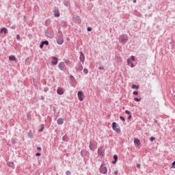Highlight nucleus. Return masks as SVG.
<instances>
[{"label": "nucleus", "instance_id": "obj_23", "mask_svg": "<svg viewBox=\"0 0 175 175\" xmlns=\"http://www.w3.org/2000/svg\"><path fill=\"white\" fill-rule=\"evenodd\" d=\"M44 130V124L41 125V128L38 130V132H43Z\"/></svg>", "mask_w": 175, "mask_h": 175}, {"label": "nucleus", "instance_id": "obj_1", "mask_svg": "<svg viewBox=\"0 0 175 175\" xmlns=\"http://www.w3.org/2000/svg\"><path fill=\"white\" fill-rule=\"evenodd\" d=\"M128 40H129V38H128V35H126V34H122L119 37V42L122 44H125V43H126V42H128Z\"/></svg>", "mask_w": 175, "mask_h": 175}, {"label": "nucleus", "instance_id": "obj_33", "mask_svg": "<svg viewBox=\"0 0 175 175\" xmlns=\"http://www.w3.org/2000/svg\"><path fill=\"white\" fill-rule=\"evenodd\" d=\"M83 72L85 75H88V69L84 68Z\"/></svg>", "mask_w": 175, "mask_h": 175}, {"label": "nucleus", "instance_id": "obj_29", "mask_svg": "<svg viewBox=\"0 0 175 175\" xmlns=\"http://www.w3.org/2000/svg\"><path fill=\"white\" fill-rule=\"evenodd\" d=\"M11 142H12V144H13V145H14V144H16L17 142H16V139H11Z\"/></svg>", "mask_w": 175, "mask_h": 175}, {"label": "nucleus", "instance_id": "obj_41", "mask_svg": "<svg viewBox=\"0 0 175 175\" xmlns=\"http://www.w3.org/2000/svg\"><path fill=\"white\" fill-rule=\"evenodd\" d=\"M125 113L128 114V116H129L131 114V112L129 111H128V110H126L125 111Z\"/></svg>", "mask_w": 175, "mask_h": 175}, {"label": "nucleus", "instance_id": "obj_42", "mask_svg": "<svg viewBox=\"0 0 175 175\" xmlns=\"http://www.w3.org/2000/svg\"><path fill=\"white\" fill-rule=\"evenodd\" d=\"M11 29H16V25H12Z\"/></svg>", "mask_w": 175, "mask_h": 175}, {"label": "nucleus", "instance_id": "obj_8", "mask_svg": "<svg viewBox=\"0 0 175 175\" xmlns=\"http://www.w3.org/2000/svg\"><path fill=\"white\" fill-rule=\"evenodd\" d=\"M58 68L60 69V70L64 71V69L65 68V63H64V62L59 63Z\"/></svg>", "mask_w": 175, "mask_h": 175}, {"label": "nucleus", "instance_id": "obj_28", "mask_svg": "<svg viewBox=\"0 0 175 175\" xmlns=\"http://www.w3.org/2000/svg\"><path fill=\"white\" fill-rule=\"evenodd\" d=\"M42 42L44 44V45L45 44L46 46H49V42L47 40L42 41Z\"/></svg>", "mask_w": 175, "mask_h": 175}, {"label": "nucleus", "instance_id": "obj_52", "mask_svg": "<svg viewBox=\"0 0 175 175\" xmlns=\"http://www.w3.org/2000/svg\"><path fill=\"white\" fill-rule=\"evenodd\" d=\"M114 174H116V175L118 174V172L117 170L115 171V172H114Z\"/></svg>", "mask_w": 175, "mask_h": 175}, {"label": "nucleus", "instance_id": "obj_18", "mask_svg": "<svg viewBox=\"0 0 175 175\" xmlns=\"http://www.w3.org/2000/svg\"><path fill=\"white\" fill-rule=\"evenodd\" d=\"M134 144H137V146H140V144H141L140 139L135 138L134 139Z\"/></svg>", "mask_w": 175, "mask_h": 175}, {"label": "nucleus", "instance_id": "obj_40", "mask_svg": "<svg viewBox=\"0 0 175 175\" xmlns=\"http://www.w3.org/2000/svg\"><path fill=\"white\" fill-rule=\"evenodd\" d=\"M66 175H70L71 174L70 171V170L66 171Z\"/></svg>", "mask_w": 175, "mask_h": 175}, {"label": "nucleus", "instance_id": "obj_50", "mask_svg": "<svg viewBox=\"0 0 175 175\" xmlns=\"http://www.w3.org/2000/svg\"><path fill=\"white\" fill-rule=\"evenodd\" d=\"M36 157H40V153L38 152L36 154Z\"/></svg>", "mask_w": 175, "mask_h": 175}, {"label": "nucleus", "instance_id": "obj_47", "mask_svg": "<svg viewBox=\"0 0 175 175\" xmlns=\"http://www.w3.org/2000/svg\"><path fill=\"white\" fill-rule=\"evenodd\" d=\"M37 150H38V151H42V148L38 147V148H37Z\"/></svg>", "mask_w": 175, "mask_h": 175}, {"label": "nucleus", "instance_id": "obj_54", "mask_svg": "<svg viewBox=\"0 0 175 175\" xmlns=\"http://www.w3.org/2000/svg\"><path fill=\"white\" fill-rule=\"evenodd\" d=\"M62 140H63V142H65L66 140H65V136H64L63 137H62Z\"/></svg>", "mask_w": 175, "mask_h": 175}, {"label": "nucleus", "instance_id": "obj_44", "mask_svg": "<svg viewBox=\"0 0 175 175\" xmlns=\"http://www.w3.org/2000/svg\"><path fill=\"white\" fill-rule=\"evenodd\" d=\"M16 39L17 40H20L21 38H20V35H16Z\"/></svg>", "mask_w": 175, "mask_h": 175}, {"label": "nucleus", "instance_id": "obj_17", "mask_svg": "<svg viewBox=\"0 0 175 175\" xmlns=\"http://www.w3.org/2000/svg\"><path fill=\"white\" fill-rule=\"evenodd\" d=\"M57 93L58 94V95H64V90H62V88H58L57 90Z\"/></svg>", "mask_w": 175, "mask_h": 175}, {"label": "nucleus", "instance_id": "obj_6", "mask_svg": "<svg viewBox=\"0 0 175 175\" xmlns=\"http://www.w3.org/2000/svg\"><path fill=\"white\" fill-rule=\"evenodd\" d=\"M79 59L82 64H84V61H85V56H84V53H83V51L80 52V56Z\"/></svg>", "mask_w": 175, "mask_h": 175}, {"label": "nucleus", "instance_id": "obj_51", "mask_svg": "<svg viewBox=\"0 0 175 175\" xmlns=\"http://www.w3.org/2000/svg\"><path fill=\"white\" fill-rule=\"evenodd\" d=\"M41 100H44V96H41Z\"/></svg>", "mask_w": 175, "mask_h": 175}, {"label": "nucleus", "instance_id": "obj_7", "mask_svg": "<svg viewBox=\"0 0 175 175\" xmlns=\"http://www.w3.org/2000/svg\"><path fill=\"white\" fill-rule=\"evenodd\" d=\"M51 64L52 65H57V64H58V58L55 57H51Z\"/></svg>", "mask_w": 175, "mask_h": 175}, {"label": "nucleus", "instance_id": "obj_20", "mask_svg": "<svg viewBox=\"0 0 175 175\" xmlns=\"http://www.w3.org/2000/svg\"><path fill=\"white\" fill-rule=\"evenodd\" d=\"M54 16H55V17H59V11H58V10H55V11H54Z\"/></svg>", "mask_w": 175, "mask_h": 175}, {"label": "nucleus", "instance_id": "obj_15", "mask_svg": "<svg viewBox=\"0 0 175 175\" xmlns=\"http://www.w3.org/2000/svg\"><path fill=\"white\" fill-rule=\"evenodd\" d=\"M0 33H8V29H6V27H2L1 29H0Z\"/></svg>", "mask_w": 175, "mask_h": 175}, {"label": "nucleus", "instance_id": "obj_14", "mask_svg": "<svg viewBox=\"0 0 175 175\" xmlns=\"http://www.w3.org/2000/svg\"><path fill=\"white\" fill-rule=\"evenodd\" d=\"M7 165H8V166H9V167H11V169L15 168V165H14V163H13V162H8Z\"/></svg>", "mask_w": 175, "mask_h": 175}, {"label": "nucleus", "instance_id": "obj_34", "mask_svg": "<svg viewBox=\"0 0 175 175\" xmlns=\"http://www.w3.org/2000/svg\"><path fill=\"white\" fill-rule=\"evenodd\" d=\"M131 61H133V62H135L136 59H135V56H133V55H132V56H131Z\"/></svg>", "mask_w": 175, "mask_h": 175}, {"label": "nucleus", "instance_id": "obj_49", "mask_svg": "<svg viewBox=\"0 0 175 175\" xmlns=\"http://www.w3.org/2000/svg\"><path fill=\"white\" fill-rule=\"evenodd\" d=\"M137 167L138 169H140V163H137Z\"/></svg>", "mask_w": 175, "mask_h": 175}, {"label": "nucleus", "instance_id": "obj_2", "mask_svg": "<svg viewBox=\"0 0 175 175\" xmlns=\"http://www.w3.org/2000/svg\"><path fill=\"white\" fill-rule=\"evenodd\" d=\"M45 35L49 39H53L54 38V32L51 30H47L45 31Z\"/></svg>", "mask_w": 175, "mask_h": 175}, {"label": "nucleus", "instance_id": "obj_43", "mask_svg": "<svg viewBox=\"0 0 175 175\" xmlns=\"http://www.w3.org/2000/svg\"><path fill=\"white\" fill-rule=\"evenodd\" d=\"M44 92H47V91H49V88H44Z\"/></svg>", "mask_w": 175, "mask_h": 175}, {"label": "nucleus", "instance_id": "obj_4", "mask_svg": "<svg viewBox=\"0 0 175 175\" xmlns=\"http://www.w3.org/2000/svg\"><path fill=\"white\" fill-rule=\"evenodd\" d=\"M99 170L103 174H106L107 173V167H106L104 164L100 165Z\"/></svg>", "mask_w": 175, "mask_h": 175}, {"label": "nucleus", "instance_id": "obj_27", "mask_svg": "<svg viewBox=\"0 0 175 175\" xmlns=\"http://www.w3.org/2000/svg\"><path fill=\"white\" fill-rule=\"evenodd\" d=\"M84 152H85V150H81V157H82V158H84Z\"/></svg>", "mask_w": 175, "mask_h": 175}, {"label": "nucleus", "instance_id": "obj_38", "mask_svg": "<svg viewBox=\"0 0 175 175\" xmlns=\"http://www.w3.org/2000/svg\"><path fill=\"white\" fill-rule=\"evenodd\" d=\"M150 142H154V140H155V137H151L150 138Z\"/></svg>", "mask_w": 175, "mask_h": 175}, {"label": "nucleus", "instance_id": "obj_24", "mask_svg": "<svg viewBox=\"0 0 175 175\" xmlns=\"http://www.w3.org/2000/svg\"><path fill=\"white\" fill-rule=\"evenodd\" d=\"M27 136L30 139H33V134H32V133H28Z\"/></svg>", "mask_w": 175, "mask_h": 175}, {"label": "nucleus", "instance_id": "obj_39", "mask_svg": "<svg viewBox=\"0 0 175 175\" xmlns=\"http://www.w3.org/2000/svg\"><path fill=\"white\" fill-rule=\"evenodd\" d=\"M172 167L173 169H175V161H174L172 163Z\"/></svg>", "mask_w": 175, "mask_h": 175}, {"label": "nucleus", "instance_id": "obj_31", "mask_svg": "<svg viewBox=\"0 0 175 175\" xmlns=\"http://www.w3.org/2000/svg\"><path fill=\"white\" fill-rule=\"evenodd\" d=\"M64 6H66V7L68 8V6H69V2H68V1H64Z\"/></svg>", "mask_w": 175, "mask_h": 175}, {"label": "nucleus", "instance_id": "obj_37", "mask_svg": "<svg viewBox=\"0 0 175 175\" xmlns=\"http://www.w3.org/2000/svg\"><path fill=\"white\" fill-rule=\"evenodd\" d=\"M133 95H139V92H136V91H134L133 92Z\"/></svg>", "mask_w": 175, "mask_h": 175}, {"label": "nucleus", "instance_id": "obj_26", "mask_svg": "<svg viewBox=\"0 0 175 175\" xmlns=\"http://www.w3.org/2000/svg\"><path fill=\"white\" fill-rule=\"evenodd\" d=\"M134 100H135V102H140V100H142V98H134Z\"/></svg>", "mask_w": 175, "mask_h": 175}, {"label": "nucleus", "instance_id": "obj_5", "mask_svg": "<svg viewBox=\"0 0 175 175\" xmlns=\"http://www.w3.org/2000/svg\"><path fill=\"white\" fill-rule=\"evenodd\" d=\"M77 95H78V99L81 102H83V100H84V93L81 91H79L78 92Z\"/></svg>", "mask_w": 175, "mask_h": 175}, {"label": "nucleus", "instance_id": "obj_12", "mask_svg": "<svg viewBox=\"0 0 175 175\" xmlns=\"http://www.w3.org/2000/svg\"><path fill=\"white\" fill-rule=\"evenodd\" d=\"M75 21H76V23H78V24H81V18H80V16H75L74 17Z\"/></svg>", "mask_w": 175, "mask_h": 175}, {"label": "nucleus", "instance_id": "obj_22", "mask_svg": "<svg viewBox=\"0 0 175 175\" xmlns=\"http://www.w3.org/2000/svg\"><path fill=\"white\" fill-rule=\"evenodd\" d=\"M131 88H133V90H139V85H136L135 84H133L131 86Z\"/></svg>", "mask_w": 175, "mask_h": 175}, {"label": "nucleus", "instance_id": "obj_13", "mask_svg": "<svg viewBox=\"0 0 175 175\" xmlns=\"http://www.w3.org/2000/svg\"><path fill=\"white\" fill-rule=\"evenodd\" d=\"M113 160L114 161H112V163L116 165L117 163V161H118V156H117V154L113 155Z\"/></svg>", "mask_w": 175, "mask_h": 175}, {"label": "nucleus", "instance_id": "obj_36", "mask_svg": "<svg viewBox=\"0 0 175 175\" xmlns=\"http://www.w3.org/2000/svg\"><path fill=\"white\" fill-rule=\"evenodd\" d=\"M44 46V44L43 42H41L40 44V48L43 49Z\"/></svg>", "mask_w": 175, "mask_h": 175}, {"label": "nucleus", "instance_id": "obj_48", "mask_svg": "<svg viewBox=\"0 0 175 175\" xmlns=\"http://www.w3.org/2000/svg\"><path fill=\"white\" fill-rule=\"evenodd\" d=\"M131 118H132V116L130 113V115H129L128 120H131Z\"/></svg>", "mask_w": 175, "mask_h": 175}, {"label": "nucleus", "instance_id": "obj_16", "mask_svg": "<svg viewBox=\"0 0 175 175\" xmlns=\"http://www.w3.org/2000/svg\"><path fill=\"white\" fill-rule=\"evenodd\" d=\"M57 123L58 124V125H62V124H64V119L62 118H58L57 120Z\"/></svg>", "mask_w": 175, "mask_h": 175}, {"label": "nucleus", "instance_id": "obj_9", "mask_svg": "<svg viewBox=\"0 0 175 175\" xmlns=\"http://www.w3.org/2000/svg\"><path fill=\"white\" fill-rule=\"evenodd\" d=\"M98 155H99L100 157H105V150L98 148Z\"/></svg>", "mask_w": 175, "mask_h": 175}, {"label": "nucleus", "instance_id": "obj_21", "mask_svg": "<svg viewBox=\"0 0 175 175\" xmlns=\"http://www.w3.org/2000/svg\"><path fill=\"white\" fill-rule=\"evenodd\" d=\"M10 61H16V57L14 55H11L9 57Z\"/></svg>", "mask_w": 175, "mask_h": 175}, {"label": "nucleus", "instance_id": "obj_32", "mask_svg": "<svg viewBox=\"0 0 175 175\" xmlns=\"http://www.w3.org/2000/svg\"><path fill=\"white\" fill-rule=\"evenodd\" d=\"M87 31H88V32H91V31H92V27H88Z\"/></svg>", "mask_w": 175, "mask_h": 175}, {"label": "nucleus", "instance_id": "obj_11", "mask_svg": "<svg viewBox=\"0 0 175 175\" xmlns=\"http://www.w3.org/2000/svg\"><path fill=\"white\" fill-rule=\"evenodd\" d=\"M127 64L129 66H131V68H135V64H133L131 59H127Z\"/></svg>", "mask_w": 175, "mask_h": 175}, {"label": "nucleus", "instance_id": "obj_30", "mask_svg": "<svg viewBox=\"0 0 175 175\" xmlns=\"http://www.w3.org/2000/svg\"><path fill=\"white\" fill-rule=\"evenodd\" d=\"M77 70H79L80 72H81V70H83V66H79L77 68Z\"/></svg>", "mask_w": 175, "mask_h": 175}, {"label": "nucleus", "instance_id": "obj_46", "mask_svg": "<svg viewBox=\"0 0 175 175\" xmlns=\"http://www.w3.org/2000/svg\"><path fill=\"white\" fill-rule=\"evenodd\" d=\"M98 69H100V70H103V69H105V68H103V66H100L98 68Z\"/></svg>", "mask_w": 175, "mask_h": 175}, {"label": "nucleus", "instance_id": "obj_57", "mask_svg": "<svg viewBox=\"0 0 175 175\" xmlns=\"http://www.w3.org/2000/svg\"><path fill=\"white\" fill-rule=\"evenodd\" d=\"M174 98H175V95H174Z\"/></svg>", "mask_w": 175, "mask_h": 175}, {"label": "nucleus", "instance_id": "obj_35", "mask_svg": "<svg viewBox=\"0 0 175 175\" xmlns=\"http://www.w3.org/2000/svg\"><path fill=\"white\" fill-rule=\"evenodd\" d=\"M120 118L122 121L125 122V118L124 116H120Z\"/></svg>", "mask_w": 175, "mask_h": 175}, {"label": "nucleus", "instance_id": "obj_56", "mask_svg": "<svg viewBox=\"0 0 175 175\" xmlns=\"http://www.w3.org/2000/svg\"><path fill=\"white\" fill-rule=\"evenodd\" d=\"M70 79H75V77H73V75L70 76Z\"/></svg>", "mask_w": 175, "mask_h": 175}, {"label": "nucleus", "instance_id": "obj_55", "mask_svg": "<svg viewBox=\"0 0 175 175\" xmlns=\"http://www.w3.org/2000/svg\"><path fill=\"white\" fill-rule=\"evenodd\" d=\"M137 2V0H133V3H136Z\"/></svg>", "mask_w": 175, "mask_h": 175}, {"label": "nucleus", "instance_id": "obj_19", "mask_svg": "<svg viewBox=\"0 0 175 175\" xmlns=\"http://www.w3.org/2000/svg\"><path fill=\"white\" fill-rule=\"evenodd\" d=\"M89 148L91 150V151H94V144H92V141L90 142Z\"/></svg>", "mask_w": 175, "mask_h": 175}, {"label": "nucleus", "instance_id": "obj_25", "mask_svg": "<svg viewBox=\"0 0 175 175\" xmlns=\"http://www.w3.org/2000/svg\"><path fill=\"white\" fill-rule=\"evenodd\" d=\"M57 36L59 38H62V31L61 30H58Z\"/></svg>", "mask_w": 175, "mask_h": 175}, {"label": "nucleus", "instance_id": "obj_45", "mask_svg": "<svg viewBox=\"0 0 175 175\" xmlns=\"http://www.w3.org/2000/svg\"><path fill=\"white\" fill-rule=\"evenodd\" d=\"M70 61L68 59L65 60V64L68 65L69 64Z\"/></svg>", "mask_w": 175, "mask_h": 175}, {"label": "nucleus", "instance_id": "obj_3", "mask_svg": "<svg viewBox=\"0 0 175 175\" xmlns=\"http://www.w3.org/2000/svg\"><path fill=\"white\" fill-rule=\"evenodd\" d=\"M112 129L115 131V132H116V133H121V129L117 127V123L116 122L112 123Z\"/></svg>", "mask_w": 175, "mask_h": 175}, {"label": "nucleus", "instance_id": "obj_10", "mask_svg": "<svg viewBox=\"0 0 175 175\" xmlns=\"http://www.w3.org/2000/svg\"><path fill=\"white\" fill-rule=\"evenodd\" d=\"M57 44H64V38L62 37H59L57 39Z\"/></svg>", "mask_w": 175, "mask_h": 175}, {"label": "nucleus", "instance_id": "obj_53", "mask_svg": "<svg viewBox=\"0 0 175 175\" xmlns=\"http://www.w3.org/2000/svg\"><path fill=\"white\" fill-rule=\"evenodd\" d=\"M154 122H155V124H158V120H157L156 119H154Z\"/></svg>", "mask_w": 175, "mask_h": 175}]
</instances>
